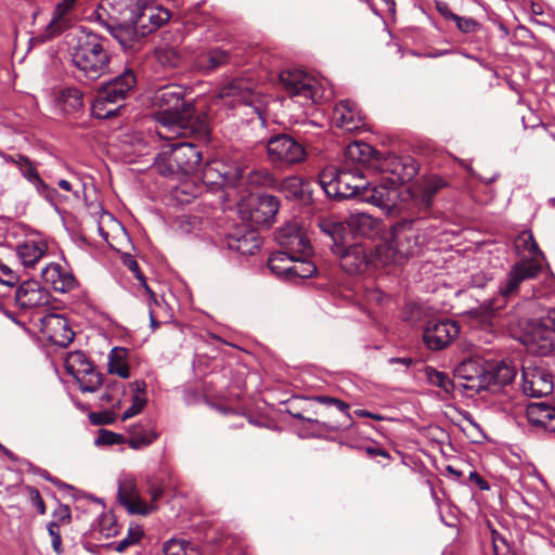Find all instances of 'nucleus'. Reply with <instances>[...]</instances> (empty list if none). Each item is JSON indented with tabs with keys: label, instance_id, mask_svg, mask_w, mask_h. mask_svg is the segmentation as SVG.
<instances>
[{
	"label": "nucleus",
	"instance_id": "nucleus-58",
	"mask_svg": "<svg viewBox=\"0 0 555 555\" xmlns=\"http://www.w3.org/2000/svg\"><path fill=\"white\" fill-rule=\"evenodd\" d=\"M311 400H314V401H317L321 404L327 405V406H335L340 412L345 413L346 415H349L348 414L349 404L343 400H339V399H336V398H333L330 396H315V397H312Z\"/></svg>",
	"mask_w": 555,
	"mask_h": 555
},
{
	"label": "nucleus",
	"instance_id": "nucleus-60",
	"mask_svg": "<svg viewBox=\"0 0 555 555\" xmlns=\"http://www.w3.org/2000/svg\"><path fill=\"white\" fill-rule=\"evenodd\" d=\"M20 276L7 264L0 261V284L15 286Z\"/></svg>",
	"mask_w": 555,
	"mask_h": 555
},
{
	"label": "nucleus",
	"instance_id": "nucleus-61",
	"mask_svg": "<svg viewBox=\"0 0 555 555\" xmlns=\"http://www.w3.org/2000/svg\"><path fill=\"white\" fill-rule=\"evenodd\" d=\"M41 275L42 279L56 291V284H59L57 278L61 276V267L59 264H49L42 270Z\"/></svg>",
	"mask_w": 555,
	"mask_h": 555
},
{
	"label": "nucleus",
	"instance_id": "nucleus-29",
	"mask_svg": "<svg viewBox=\"0 0 555 555\" xmlns=\"http://www.w3.org/2000/svg\"><path fill=\"white\" fill-rule=\"evenodd\" d=\"M377 157L378 153L372 145L362 141H356L346 147L343 165L352 168L359 167L363 170V167L366 165L375 167Z\"/></svg>",
	"mask_w": 555,
	"mask_h": 555
},
{
	"label": "nucleus",
	"instance_id": "nucleus-6",
	"mask_svg": "<svg viewBox=\"0 0 555 555\" xmlns=\"http://www.w3.org/2000/svg\"><path fill=\"white\" fill-rule=\"evenodd\" d=\"M520 341L530 352L546 356L554 347L555 326L550 319V311L545 315L532 318L526 322Z\"/></svg>",
	"mask_w": 555,
	"mask_h": 555
},
{
	"label": "nucleus",
	"instance_id": "nucleus-5",
	"mask_svg": "<svg viewBox=\"0 0 555 555\" xmlns=\"http://www.w3.org/2000/svg\"><path fill=\"white\" fill-rule=\"evenodd\" d=\"M137 85V77L132 69H125L121 74L102 85L93 101L92 109L98 118H108L115 115V108H107V104H118L126 100L129 92Z\"/></svg>",
	"mask_w": 555,
	"mask_h": 555
},
{
	"label": "nucleus",
	"instance_id": "nucleus-62",
	"mask_svg": "<svg viewBox=\"0 0 555 555\" xmlns=\"http://www.w3.org/2000/svg\"><path fill=\"white\" fill-rule=\"evenodd\" d=\"M56 292L65 293L75 287L76 280L73 274L65 272L61 269V276L57 278Z\"/></svg>",
	"mask_w": 555,
	"mask_h": 555
},
{
	"label": "nucleus",
	"instance_id": "nucleus-11",
	"mask_svg": "<svg viewBox=\"0 0 555 555\" xmlns=\"http://www.w3.org/2000/svg\"><path fill=\"white\" fill-rule=\"evenodd\" d=\"M66 370L76 378L82 392H95L103 384L102 374L95 371L94 365L81 352L69 354Z\"/></svg>",
	"mask_w": 555,
	"mask_h": 555
},
{
	"label": "nucleus",
	"instance_id": "nucleus-17",
	"mask_svg": "<svg viewBox=\"0 0 555 555\" xmlns=\"http://www.w3.org/2000/svg\"><path fill=\"white\" fill-rule=\"evenodd\" d=\"M171 162L176 163L182 179L197 172L202 152L193 142H178L170 145Z\"/></svg>",
	"mask_w": 555,
	"mask_h": 555
},
{
	"label": "nucleus",
	"instance_id": "nucleus-38",
	"mask_svg": "<svg viewBox=\"0 0 555 555\" xmlns=\"http://www.w3.org/2000/svg\"><path fill=\"white\" fill-rule=\"evenodd\" d=\"M282 186L288 196L297 201L302 203L312 201V190L309 181L298 177H289L283 181Z\"/></svg>",
	"mask_w": 555,
	"mask_h": 555
},
{
	"label": "nucleus",
	"instance_id": "nucleus-55",
	"mask_svg": "<svg viewBox=\"0 0 555 555\" xmlns=\"http://www.w3.org/2000/svg\"><path fill=\"white\" fill-rule=\"evenodd\" d=\"M127 267L130 271H132L135 274V278L141 282L142 286L145 288L146 293L150 296V300H153L155 304H158L156 294L149 287L146 279L142 271L140 270L138 262L134 259H130L127 262Z\"/></svg>",
	"mask_w": 555,
	"mask_h": 555
},
{
	"label": "nucleus",
	"instance_id": "nucleus-24",
	"mask_svg": "<svg viewBox=\"0 0 555 555\" xmlns=\"http://www.w3.org/2000/svg\"><path fill=\"white\" fill-rule=\"evenodd\" d=\"M398 185H392L389 181L380 179L377 185L369 188L362 192L361 199L374 204L375 206L391 212L396 208V198L398 197Z\"/></svg>",
	"mask_w": 555,
	"mask_h": 555
},
{
	"label": "nucleus",
	"instance_id": "nucleus-47",
	"mask_svg": "<svg viewBox=\"0 0 555 555\" xmlns=\"http://www.w3.org/2000/svg\"><path fill=\"white\" fill-rule=\"evenodd\" d=\"M425 374L429 384L439 387L448 395L452 393L455 387L459 386L446 373L437 371L433 366H427Z\"/></svg>",
	"mask_w": 555,
	"mask_h": 555
},
{
	"label": "nucleus",
	"instance_id": "nucleus-16",
	"mask_svg": "<svg viewBox=\"0 0 555 555\" xmlns=\"http://www.w3.org/2000/svg\"><path fill=\"white\" fill-rule=\"evenodd\" d=\"M280 81L291 98L314 100L317 88L314 81L300 69H287L280 74Z\"/></svg>",
	"mask_w": 555,
	"mask_h": 555
},
{
	"label": "nucleus",
	"instance_id": "nucleus-36",
	"mask_svg": "<svg viewBox=\"0 0 555 555\" xmlns=\"http://www.w3.org/2000/svg\"><path fill=\"white\" fill-rule=\"evenodd\" d=\"M77 0H62L53 12L48 30L51 35H60L70 27L73 21V9Z\"/></svg>",
	"mask_w": 555,
	"mask_h": 555
},
{
	"label": "nucleus",
	"instance_id": "nucleus-23",
	"mask_svg": "<svg viewBox=\"0 0 555 555\" xmlns=\"http://www.w3.org/2000/svg\"><path fill=\"white\" fill-rule=\"evenodd\" d=\"M225 241L229 249L241 255H254L260 248V237L251 225L236 227L227 235Z\"/></svg>",
	"mask_w": 555,
	"mask_h": 555
},
{
	"label": "nucleus",
	"instance_id": "nucleus-10",
	"mask_svg": "<svg viewBox=\"0 0 555 555\" xmlns=\"http://www.w3.org/2000/svg\"><path fill=\"white\" fill-rule=\"evenodd\" d=\"M384 180L392 185L401 184L412 180L417 173L415 160L411 156H397L388 154L384 157H377L375 167Z\"/></svg>",
	"mask_w": 555,
	"mask_h": 555
},
{
	"label": "nucleus",
	"instance_id": "nucleus-64",
	"mask_svg": "<svg viewBox=\"0 0 555 555\" xmlns=\"http://www.w3.org/2000/svg\"><path fill=\"white\" fill-rule=\"evenodd\" d=\"M492 547L494 555H507L508 554V545L505 540L501 538L495 531H492Z\"/></svg>",
	"mask_w": 555,
	"mask_h": 555
},
{
	"label": "nucleus",
	"instance_id": "nucleus-28",
	"mask_svg": "<svg viewBox=\"0 0 555 555\" xmlns=\"http://www.w3.org/2000/svg\"><path fill=\"white\" fill-rule=\"evenodd\" d=\"M170 17V11L164 7L144 4L139 5L134 22H137V26L145 29L146 33H152L165 25Z\"/></svg>",
	"mask_w": 555,
	"mask_h": 555
},
{
	"label": "nucleus",
	"instance_id": "nucleus-12",
	"mask_svg": "<svg viewBox=\"0 0 555 555\" xmlns=\"http://www.w3.org/2000/svg\"><path fill=\"white\" fill-rule=\"evenodd\" d=\"M553 377L542 364H524L521 372V390L525 396L540 398L552 393Z\"/></svg>",
	"mask_w": 555,
	"mask_h": 555
},
{
	"label": "nucleus",
	"instance_id": "nucleus-45",
	"mask_svg": "<svg viewBox=\"0 0 555 555\" xmlns=\"http://www.w3.org/2000/svg\"><path fill=\"white\" fill-rule=\"evenodd\" d=\"M155 56L158 63L166 68H177L183 62V55L175 47L164 46L155 50Z\"/></svg>",
	"mask_w": 555,
	"mask_h": 555
},
{
	"label": "nucleus",
	"instance_id": "nucleus-40",
	"mask_svg": "<svg viewBox=\"0 0 555 555\" xmlns=\"http://www.w3.org/2000/svg\"><path fill=\"white\" fill-rule=\"evenodd\" d=\"M229 59V52L221 49H214L198 56L196 64L199 69L211 72L225 65Z\"/></svg>",
	"mask_w": 555,
	"mask_h": 555
},
{
	"label": "nucleus",
	"instance_id": "nucleus-41",
	"mask_svg": "<svg viewBox=\"0 0 555 555\" xmlns=\"http://www.w3.org/2000/svg\"><path fill=\"white\" fill-rule=\"evenodd\" d=\"M169 159H171L170 149L160 152L154 162V169L163 177L182 180L176 163Z\"/></svg>",
	"mask_w": 555,
	"mask_h": 555
},
{
	"label": "nucleus",
	"instance_id": "nucleus-53",
	"mask_svg": "<svg viewBox=\"0 0 555 555\" xmlns=\"http://www.w3.org/2000/svg\"><path fill=\"white\" fill-rule=\"evenodd\" d=\"M47 530L51 537V546L54 553L57 555L64 554L60 527L56 524H48Z\"/></svg>",
	"mask_w": 555,
	"mask_h": 555
},
{
	"label": "nucleus",
	"instance_id": "nucleus-9",
	"mask_svg": "<svg viewBox=\"0 0 555 555\" xmlns=\"http://www.w3.org/2000/svg\"><path fill=\"white\" fill-rule=\"evenodd\" d=\"M340 259L341 269L348 274H357L364 271L370 264L382 266L377 259L376 246L363 243H354L346 246L337 245V249L333 251Z\"/></svg>",
	"mask_w": 555,
	"mask_h": 555
},
{
	"label": "nucleus",
	"instance_id": "nucleus-37",
	"mask_svg": "<svg viewBox=\"0 0 555 555\" xmlns=\"http://www.w3.org/2000/svg\"><path fill=\"white\" fill-rule=\"evenodd\" d=\"M47 249L43 241H26L16 247V253L24 267L33 268L46 255Z\"/></svg>",
	"mask_w": 555,
	"mask_h": 555
},
{
	"label": "nucleus",
	"instance_id": "nucleus-14",
	"mask_svg": "<svg viewBox=\"0 0 555 555\" xmlns=\"http://www.w3.org/2000/svg\"><path fill=\"white\" fill-rule=\"evenodd\" d=\"M516 372V366L509 360L488 362V393H500L508 401Z\"/></svg>",
	"mask_w": 555,
	"mask_h": 555
},
{
	"label": "nucleus",
	"instance_id": "nucleus-7",
	"mask_svg": "<svg viewBox=\"0 0 555 555\" xmlns=\"http://www.w3.org/2000/svg\"><path fill=\"white\" fill-rule=\"evenodd\" d=\"M270 162L279 168H288L306 160L308 153L302 143L287 133L272 135L267 142Z\"/></svg>",
	"mask_w": 555,
	"mask_h": 555
},
{
	"label": "nucleus",
	"instance_id": "nucleus-27",
	"mask_svg": "<svg viewBox=\"0 0 555 555\" xmlns=\"http://www.w3.org/2000/svg\"><path fill=\"white\" fill-rule=\"evenodd\" d=\"M332 119L337 128L346 132H354L364 125L360 113L357 111V105L349 100L340 101L335 105Z\"/></svg>",
	"mask_w": 555,
	"mask_h": 555
},
{
	"label": "nucleus",
	"instance_id": "nucleus-51",
	"mask_svg": "<svg viewBox=\"0 0 555 555\" xmlns=\"http://www.w3.org/2000/svg\"><path fill=\"white\" fill-rule=\"evenodd\" d=\"M127 440L122 435L107 430L100 429L99 435L95 439L96 446H114L127 443Z\"/></svg>",
	"mask_w": 555,
	"mask_h": 555
},
{
	"label": "nucleus",
	"instance_id": "nucleus-63",
	"mask_svg": "<svg viewBox=\"0 0 555 555\" xmlns=\"http://www.w3.org/2000/svg\"><path fill=\"white\" fill-rule=\"evenodd\" d=\"M18 169H20L22 176L26 180H28L30 183L34 180H39V173H38L37 167H36L35 163L29 157L27 158L26 163H24V165L21 166Z\"/></svg>",
	"mask_w": 555,
	"mask_h": 555
},
{
	"label": "nucleus",
	"instance_id": "nucleus-35",
	"mask_svg": "<svg viewBox=\"0 0 555 555\" xmlns=\"http://www.w3.org/2000/svg\"><path fill=\"white\" fill-rule=\"evenodd\" d=\"M347 228L356 235L363 237H374L380 230V223L369 214H351L347 219Z\"/></svg>",
	"mask_w": 555,
	"mask_h": 555
},
{
	"label": "nucleus",
	"instance_id": "nucleus-33",
	"mask_svg": "<svg viewBox=\"0 0 555 555\" xmlns=\"http://www.w3.org/2000/svg\"><path fill=\"white\" fill-rule=\"evenodd\" d=\"M129 434L130 438L127 440V444L133 450L147 447L158 438V433L151 420L141 421L130 426Z\"/></svg>",
	"mask_w": 555,
	"mask_h": 555
},
{
	"label": "nucleus",
	"instance_id": "nucleus-8",
	"mask_svg": "<svg viewBox=\"0 0 555 555\" xmlns=\"http://www.w3.org/2000/svg\"><path fill=\"white\" fill-rule=\"evenodd\" d=\"M280 208V201L270 194H251L240 207L243 220L250 225L270 227Z\"/></svg>",
	"mask_w": 555,
	"mask_h": 555
},
{
	"label": "nucleus",
	"instance_id": "nucleus-1",
	"mask_svg": "<svg viewBox=\"0 0 555 555\" xmlns=\"http://www.w3.org/2000/svg\"><path fill=\"white\" fill-rule=\"evenodd\" d=\"M153 105L159 108L156 120L172 134L195 140L208 138L207 118L196 113L193 101L186 99L183 86L160 87L154 94Z\"/></svg>",
	"mask_w": 555,
	"mask_h": 555
},
{
	"label": "nucleus",
	"instance_id": "nucleus-15",
	"mask_svg": "<svg viewBox=\"0 0 555 555\" xmlns=\"http://www.w3.org/2000/svg\"><path fill=\"white\" fill-rule=\"evenodd\" d=\"M51 294L35 280L24 281L15 292L17 306L23 310L48 311Z\"/></svg>",
	"mask_w": 555,
	"mask_h": 555
},
{
	"label": "nucleus",
	"instance_id": "nucleus-50",
	"mask_svg": "<svg viewBox=\"0 0 555 555\" xmlns=\"http://www.w3.org/2000/svg\"><path fill=\"white\" fill-rule=\"evenodd\" d=\"M122 391L124 385L120 382H113L106 386L105 392L101 396V401L112 405V408H119L120 399L116 395Z\"/></svg>",
	"mask_w": 555,
	"mask_h": 555
},
{
	"label": "nucleus",
	"instance_id": "nucleus-13",
	"mask_svg": "<svg viewBox=\"0 0 555 555\" xmlns=\"http://www.w3.org/2000/svg\"><path fill=\"white\" fill-rule=\"evenodd\" d=\"M459 333L460 326L455 321H429L424 328L423 341L430 350L438 351L448 347Z\"/></svg>",
	"mask_w": 555,
	"mask_h": 555
},
{
	"label": "nucleus",
	"instance_id": "nucleus-54",
	"mask_svg": "<svg viewBox=\"0 0 555 555\" xmlns=\"http://www.w3.org/2000/svg\"><path fill=\"white\" fill-rule=\"evenodd\" d=\"M146 405V398L140 395H133L131 405L124 412L121 421H126L138 415Z\"/></svg>",
	"mask_w": 555,
	"mask_h": 555
},
{
	"label": "nucleus",
	"instance_id": "nucleus-30",
	"mask_svg": "<svg viewBox=\"0 0 555 555\" xmlns=\"http://www.w3.org/2000/svg\"><path fill=\"white\" fill-rule=\"evenodd\" d=\"M222 98H233L246 105H254L258 94L255 92V83L246 78H235L220 91Z\"/></svg>",
	"mask_w": 555,
	"mask_h": 555
},
{
	"label": "nucleus",
	"instance_id": "nucleus-19",
	"mask_svg": "<svg viewBox=\"0 0 555 555\" xmlns=\"http://www.w3.org/2000/svg\"><path fill=\"white\" fill-rule=\"evenodd\" d=\"M140 0H101L96 9V18L100 23L103 20L134 22Z\"/></svg>",
	"mask_w": 555,
	"mask_h": 555
},
{
	"label": "nucleus",
	"instance_id": "nucleus-26",
	"mask_svg": "<svg viewBox=\"0 0 555 555\" xmlns=\"http://www.w3.org/2000/svg\"><path fill=\"white\" fill-rule=\"evenodd\" d=\"M245 169L240 165L229 166L220 160H212L203 167L202 176L207 183H218L215 178H221L223 182L235 185L244 177Z\"/></svg>",
	"mask_w": 555,
	"mask_h": 555
},
{
	"label": "nucleus",
	"instance_id": "nucleus-43",
	"mask_svg": "<svg viewBox=\"0 0 555 555\" xmlns=\"http://www.w3.org/2000/svg\"><path fill=\"white\" fill-rule=\"evenodd\" d=\"M126 358L127 350L125 348L115 347L109 354L108 372L121 378H128L130 376V370Z\"/></svg>",
	"mask_w": 555,
	"mask_h": 555
},
{
	"label": "nucleus",
	"instance_id": "nucleus-56",
	"mask_svg": "<svg viewBox=\"0 0 555 555\" xmlns=\"http://www.w3.org/2000/svg\"><path fill=\"white\" fill-rule=\"evenodd\" d=\"M186 542L171 539L163 546L164 555H186Z\"/></svg>",
	"mask_w": 555,
	"mask_h": 555
},
{
	"label": "nucleus",
	"instance_id": "nucleus-52",
	"mask_svg": "<svg viewBox=\"0 0 555 555\" xmlns=\"http://www.w3.org/2000/svg\"><path fill=\"white\" fill-rule=\"evenodd\" d=\"M424 308L417 304H408L403 310V320L411 325H416L422 321Z\"/></svg>",
	"mask_w": 555,
	"mask_h": 555
},
{
	"label": "nucleus",
	"instance_id": "nucleus-48",
	"mask_svg": "<svg viewBox=\"0 0 555 555\" xmlns=\"http://www.w3.org/2000/svg\"><path fill=\"white\" fill-rule=\"evenodd\" d=\"M321 230L326 233L333 241L332 251L337 249V245L345 244V235L347 228L341 222L324 220L321 224Z\"/></svg>",
	"mask_w": 555,
	"mask_h": 555
},
{
	"label": "nucleus",
	"instance_id": "nucleus-18",
	"mask_svg": "<svg viewBox=\"0 0 555 555\" xmlns=\"http://www.w3.org/2000/svg\"><path fill=\"white\" fill-rule=\"evenodd\" d=\"M369 184L363 171L359 167L340 166V173L338 176L337 195L336 199H348L359 196L361 198L363 190Z\"/></svg>",
	"mask_w": 555,
	"mask_h": 555
},
{
	"label": "nucleus",
	"instance_id": "nucleus-21",
	"mask_svg": "<svg viewBox=\"0 0 555 555\" xmlns=\"http://www.w3.org/2000/svg\"><path fill=\"white\" fill-rule=\"evenodd\" d=\"M456 374L465 380L459 387L475 392L486 389V362L482 359L470 358L463 361L456 369Z\"/></svg>",
	"mask_w": 555,
	"mask_h": 555
},
{
	"label": "nucleus",
	"instance_id": "nucleus-34",
	"mask_svg": "<svg viewBox=\"0 0 555 555\" xmlns=\"http://www.w3.org/2000/svg\"><path fill=\"white\" fill-rule=\"evenodd\" d=\"M529 423L546 431H555V406L544 402L531 403L527 408Z\"/></svg>",
	"mask_w": 555,
	"mask_h": 555
},
{
	"label": "nucleus",
	"instance_id": "nucleus-42",
	"mask_svg": "<svg viewBox=\"0 0 555 555\" xmlns=\"http://www.w3.org/2000/svg\"><path fill=\"white\" fill-rule=\"evenodd\" d=\"M268 267L274 274L289 279L292 271L291 253L284 250L273 253L268 259Z\"/></svg>",
	"mask_w": 555,
	"mask_h": 555
},
{
	"label": "nucleus",
	"instance_id": "nucleus-3",
	"mask_svg": "<svg viewBox=\"0 0 555 555\" xmlns=\"http://www.w3.org/2000/svg\"><path fill=\"white\" fill-rule=\"evenodd\" d=\"M107 42L106 38L92 31L77 38L70 56L78 72V79L94 81L109 72L111 54Z\"/></svg>",
	"mask_w": 555,
	"mask_h": 555
},
{
	"label": "nucleus",
	"instance_id": "nucleus-44",
	"mask_svg": "<svg viewBox=\"0 0 555 555\" xmlns=\"http://www.w3.org/2000/svg\"><path fill=\"white\" fill-rule=\"evenodd\" d=\"M308 256L309 255L304 256L300 254L292 255V271L289 273V279H308L317 272V266L307 259Z\"/></svg>",
	"mask_w": 555,
	"mask_h": 555
},
{
	"label": "nucleus",
	"instance_id": "nucleus-46",
	"mask_svg": "<svg viewBox=\"0 0 555 555\" xmlns=\"http://www.w3.org/2000/svg\"><path fill=\"white\" fill-rule=\"evenodd\" d=\"M340 173V167H327L323 169L318 179V184L325 192L328 197L334 198L337 195L338 176Z\"/></svg>",
	"mask_w": 555,
	"mask_h": 555
},
{
	"label": "nucleus",
	"instance_id": "nucleus-39",
	"mask_svg": "<svg viewBox=\"0 0 555 555\" xmlns=\"http://www.w3.org/2000/svg\"><path fill=\"white\" fill-rule=\"evenodd\" d=\"M57 101L66 114H74L83 107V94L77 88H65L60 91Z\"/></svg>",
	"mask_w": 555,
	"mask_h": 555
},
{
	"label": "nucleus",
	"instance_id": "nucleus-22",
	"mask_svg": "<svg viewBox=\"0 0 555 555\" xmlns=\"http://www.w3.org/2000/svg\"><path fill=\"white\" fill-rule=\"evenodd\" d=\"M41 331L55 345L66 347L74 339V332L69 327L67 319L57 313H47L39 318Z\"/></svg>",
	"mask_w": 555,
	"mask_h": 555
},
{
	"label": "nucleus",
	"instance_id": "nucleus-49",
	"mask_svg": "<svg viewBox=\"0 0 555 555\" xmlns=\"http://www.w3.org/2000/svg\"><path fill=\"white\" fill-rule=\"evenodd\" d=\"M143 537V530L140 527H130L127 532V537L115 543V551L124 553L131 545L140 543Z\"/></svg>",
	"mask_w": 555,
	"mask_h": 555
},
{
	"label": "nucleus",
	"instance_id": "nucleus-59",
	"mask_svg": "<svg viewBox=\"0 0 555 555\" xmlns=\"http://www.w3.org/2000/svg\"><path fill=\"white\" fill-rule=\"evenodd\" d=\"M54 520L49 524H56L59 527L69 525L72 522V511L68 505H59L52 514Z\"/></svg>",
	"mask_w": 555,
	"mask_h": 555
},
{
	"label": "nucleus",
	"instance_id": "nucleus-25",
	"mask_svg": "<svg viewBox=\"0 0 555 555\" xmlns=\"http://www.w3.org/2000/svg\"><path fill=\"white\" fill-rule=\"evenodd\" d=\"M118 501L132 515L146 516L156 511L153 505H147L138 493L133 480H124L118 486Z\"/></svg>",
	"mask_w": 555,
	"mask_h": 555
},
{
	"label": "nucleus",
	"instance_id": "nucleus-4",
	"mask_svg": "<svg viewBox=\"0 0 555 555\" xmlns=\"http://www.w3.org/2000/svg\"><path fill=\"white\" fill-rule=\"evenodd\" d=\"M414 219H402L392 225V237L384 244L376 245L377 259L382 266L388 263L401 264L414 255L418 247V237L412 233Z\"/></svg>",
	"mask_w": 555,
	"mask_h": 555
},
{
	"label": "nucleus",
	"instance_id": "nucleus-32",
	"mask_svg": "<svg viewBox=\"0 0 555 555\" xmlns=\"http://www.w3.org/2000/svg\"><path fill=\"white\" fill-rule=\"evenodd\" d=\"M446 185V181L438 176L429 177L423 183L420 195L415 197V203L420 209L418 219H423L429 216L434 197Z\"/></svg>",
	"mask_w": 555,
	"mask_h": 555
},
{
	"label": "nucleus",
	"instance_id": "nucleus-57",
	"mask_svg": "<svg viewBox=\"0 0 555 555\" xmlns=\"http://www.w3.org/2000/svg\"><path fill=\"white\" fill-rule=\"evenodd\" d=\"M89 420L92 425H111L116 421V414L112 411L105 410L101 412H91Z\"/></svg>",
	"mask_w": 555,
	"mask_h": 555
},
{
	"label": "nucleus",
	"instance_id": "nucleus-2",
	"mask_svg": "<svg viewBox=\"0 0 555 555\" xmlns=\"http://www.w3.org/2000/svg\"><path fill=\"white\" fill-rule=\"evenodd\" d=\"M514 249L519 260L516 261L500 293L507 298L516 293L520 283L537 278L544 268L545 258L531 231L524 230L514 238Z\"/></svg>",
	"mask_w": 555,
	"mask_h": 555
},
{
	"label": "nucleus",
	"instance_id": "nucleus-20",
	"mask_svg": "<svg viewBox=\"0 0 555 555\" xmlns=\"http://www.w3.org/2000/svg\"><path fill=\"white\" fill-rule=\"evenodd\" d=\"M275 240L282 247V250L300 255H310L311 245L302 229L296 223H288L281 228L275 236Z\"/></svg>",
	"mask_w": 555,
	"mask_h": 555
},
{
	"label": "nucleus",
	"instance_id": "nucleus-31",
	"mask_svg": "<svg viewBox=\"0 0 555 555\" xmlns=\"http://www.w3.org/2000/svg\"><path fill=\"white\" fill-rule=\"evenodd\" d=\"M113 38L120 44V47L127 51L133 48L138 41V35L134 29L137 22H122V21H111L103 20L101 23Z\"/></svg>",
	"mask_w": 555,
	"mask_h": 555
}]
</instances>
